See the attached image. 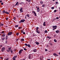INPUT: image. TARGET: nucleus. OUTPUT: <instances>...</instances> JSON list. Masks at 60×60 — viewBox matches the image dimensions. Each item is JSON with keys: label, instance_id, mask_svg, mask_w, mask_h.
<instances>
[{"label": "nucleus", "instance_id": "obj_1", "mask_svg": "<svg viewBox=\"0 0 60 60\" xmlns=\"http://www.w3.org/2000/svg\"><path fill=\"white\" fill-rule=\"evenodd\" d=\"M39 29V27H37L36 29V32L38 34H40V31H38V29Z\"/></svg>", "mask_w": 60, "mask_h": 60}, {"label": "nucleus", "instance_id": "obj_2", "mask_svg": "<svg viewBox=\"0 0 60 60\" xmlns=\"http://www.w3.org/2000/svg\"><path fill=\"white\" fill-rule=\"evenodd\" d=\"M57 27V26H52V28H54L53 29V30H54L55 29H56V27Z\"/></svg>", "mask_w": 60, "mask_h": 60}, {"label": "nucleus", "instance_id": "obj_3", "mask_svg": "<svg viewBox=\"0 0 60 60\" xmlns=\"http://www.w3.org/2000/svg\"><path fill=\"white\" fill-rule=\"evenodd\" d=\"M25 20L24 19H22L19 22V23H23V22H25Z\"/></svg>", "mask_w": 60, "mask_h": 60}, {"label": "nucleus", "instance_id": "obj_4", "mask_svg": "<svg viewBox=\"0 0 60 60\" xmlns=\"http://www.w3.org/2000/svg\"><path fill=\"white\" fill-rule=\"evenodd\" d=\"M20 11L21 12H23L24 11H23V8H20Z\"/></svg>", "mask_w": 60, "mask_h": 60}, {"label": "nucleus", "instance_id": "obj_5", "mask_svg": "<svg viewBox=\"0 0 60 60\" xmlns=\"http://www.w3.org/2000/svg\"><path fill=\"white\" fill-rule=\"evenodd\" d=\"M12 34V32H8V35H11Z\"/></svg>", "mask_w": 60, "mask_h": 60}, {"label": "nucleus", "instance_id": "obj_6", "mask_svg": "<svg viewBox=\"0 0 60 60\" xmlns=\"http://www.w3.org/2000/svg\"><path fill=\"white\" fill-rule=\"evenodd\" d=\"M23 49H21L20 50V51H19V54H20L22 53V51H23Z\"/></svg>", "mask_w": 60, "mask_h": 60}, {"label": "nucleus", "instance_id": "obj_7", "mask_svg": "<svg viewBox=\"0 0 60 60\" xmlns=\"http://www.w3.org/2000/svg\"><path fill=\"white\" fill-rule=\"evenodd\" d=\"M5 47H4L3 48H2V49H1V51H2V52H4V51L5 50Z\"/></svg>", "mask_w": 60, "mask_h": 60}, {"label": "nucleus", "instance_id": "obj_8", "mask_svg": "<svg viewBox=\"0 0 60 60\" xmlns=\"http://www.w3.org/2000/svg\"><path fill=\"white\" fill-rule=\"evenodd\" d=\"M33 51L34 52H36L37 51V50L36 49H35L33 50Z\"/></svg>", "mask_w": 60, "mask_h": 60}, {"label": "nucleus", "instance_id": "obj_9", "mask_svg": "<svg viewBox=\"0 0 60 60\" xmlns=\"http://www.w3.org/2000/svg\"><path fill=\"white\" fill-rule=\"evenodd\" d=\"M53 55L54 56H58V55H57V54L56 53H54Z\"/></svg>", "mask_w": 60, "mask_h": 60}, {"label": "nucleus", "instance_id": "obj_10", "mask_svg": "<svg viewBox=\"0 0 60 60\" xmlns=\"http://www.w3.org/2000/svg\"><path fill=\"white\" fill-rule=\"evenodd\" d=\"M32 13H33V12L34 13V14H35V16H37V15H36V13L35 12V11H32Z\"/></svg>", "mask_w": 60, "mask_h": 60}, {"label": "nucleus", "instance_id": "obj_11", "mask_svg": "<svg viewBox=\"0 0 60 60\" xmlns=\"http://www.w3.org/2000/svg\"><path fill=\"white\" fill-rule=\"evenodd\" d=\"M37 11L38 12H39L40 11V9H39V8L38 7L37 8Z\"/></svg>", "mask_w": 60, "mask_h": 60}, {"label": "nucleus", "instance_id": "obj_12", "mask_svg": "<svg viewBox=\"0 0 60 60\" xmlns=\"http://www.w3.org/2000/svg\"><path fill=\"white\" fill-rule=\"evenodd\" d=\"M56 33L57 34L58 33H59V30H57L56 31Z\"/></svg>", "mask_w": 60, "mask_h": 60}, {"label": "nucleus", "instance_id": "obj_13", "mask_svg": "<svg viewBox=\"0 0 60 60\" xmlns=\"http://www.w3.org/2000/svg\"><path fill=\"white\" fill-rule=\"evenodd\" d=\"M28 58L29 59H31V55L30 54L29 55Z\"/></svg>", "mask_w": 60, "mask_h": 60}, {"label": "nucleus", "instance_id": "obj_14", "mask_svg": "<svg viewBox=\"0 0 60 60\" xmlns=\"http://www.w3.org/2000/svg\"><path fill=\"white\" fill-rule=\"evenodd\" d=\"M27 46L28 47H29V48H30L31 47V45H30L29 44Z\"/></svg>", "mask_w": 60, "mask_h": 60}, {"label": "nucleus", "instance_id": "obj_15", "mask_svg": "<svg viewBox=\"0 0 60 60\" xmlns=\"http://www.w3.org/2000/svg\"><path fill=\"white\" fill-rule=\"evenodd\" d=\"M19 4V2H17L16 4L15 5V6H16L18 4Z\"/></svg>", "mask_w": 60, "mask_h": 60}, {"label": "nucleus", "instance_id": "obj_16", "mask_svg": "<svg viewBox=\"0 0 60 60\" xmlns=\"http://www.w3.org/2000/svg\"><path fill=\"white\" fill-rule=\"evenodd\" d=\"M15 27H19V25H15Z\"/></svg>", "mask_w": 60, "mask_h": 60}, {"label": "nucleus", "instance_id": "obj_17", "mask_svg": "<svg viewBox=\"0 0 60 60\" xmlns=\"http://www.w3.org/2000/svg\"><path fill=\"white\" fill-rule=\"evenodd\" d=\"M5 13H6V14H9V13L7 11H6L5 12Z\"/></svg>", "mask_w": 60, "mask_h": 60}, {"label": "nucleus", "instance_id": "obj_18", "mask_svg": "<svg viewBox=\"0 0 60 60\" xmlns=\"http://www.w3.org/2000/svg\"><path fill=\"white\" fill-rule=\"evenodd\" d=\"M26 16L28 18H29V14H27Z\"/></svg>", "mask_w": 60, "mask_h": 60}, {"label": "nucleus", "instance_id": "obj_19", "mask_svg": "<svg viewBox=\"0 0 60 60\" xmlns=\"http://www.w3.org/2000/svg\"><path fill=\"white\" fill-rule=\"evenodd\" d=\"M5 10H3V13H5Z\"/></svg>", "mask_w": 60, "mask_h": 60}, {"label": "nucleus", "instance_id": "obj_20", "mask_svg": "<svg viewBox=\"0 0 60 60\" xmlns=\"http://www.w3.org/2000/svg\"><path fill=\"white\" fill-rule=\"evenodd\" d=\"M13 19L14 20H15L16 19V17H13Z\"/></svg>", "mask_w": 60, "mask_h": 60}, {"label": "nucleus", "instance_id": "obj_21", "mask_svg": "<svg viewBox=\"0 0 60 60\" xmlns=\"http://www.w3.org/2000/svg\"><path fill=\"white\" fill-rule=\"evenodd\" d=\"M47 38H49V39H50L51 38V37H49V36H47Z\"/></svg>", "mask_w": 60, "mask_h": 60}, {"label": "nucleus", "instance_id": "obj_22", "mask_svg": "<svg viewBox=\"0 0 60 60\" xmlns=\"http://www.w3.org/2000/svg\"><path fill=\"white\" fill-rule=\"evenodd\" d=\"M36 43L37 45H39V43L38 42H37Z\"/></svg>", "mask_w": 60, "mask_h": 60}, {"label": "nucleus", "instance_id": "obj_23", "mask_svg": "<svg viewBox=\"0 0 60 60\" xmlns=\"http://www.w3.org/2000/svg\"><path fill=\"white\" fill-rule=\"evenodd\" d=\"M45 33H48V31L47 30H45Z\"/></svg>", "mask_w": 60, "mask_h": 60}, {"label": "nucleus", "instance_id": "obj_24", "mask_svg": "<svg viewBox=\"0 0 60 60\" xmlns=\"http://www.w3.org/2000/svg\"><path fill=\"white\" fill-rule=\"evenodd\" d=\"M11 47H9V48H8V49H9V50H10V51L11 50Z\"/></svg>", "mask_w": 60, "mask_h": 60}, {"label": "nucleus", "instance_id": "obj_25", "mask_svg": "<svg viewBox=\"0 0 60 60\" xmlns=\"http://www.w3.org/2000/svg\"><path fill=\"white\" fill-rule=\"evenodd\" d=\"M10 51L11 53H12V52H13V51H12V49H11Z\"/></svg>", "mask_w": 60, "mask_h": 60}, {"label": "nucleus", "instance_id": "obj_26", "mask_svg": "<svg viewBox=\"0 0 60 60\" xmlns=\"http://www.w3.org/2000/svg\"><path fill=\"white\" fill-rule=\"evenodd\" d=\"M40 4H43V2L42 1H41L40 2Z\"/></svg>", "mask_w": 60, "mask_h": 60}, {"label": "nucleus", "instance_id": "obj_27", "mask_svg": "<svg viewBox=\"0 0 60 60\" xmlns=\"http://www.w3.org/2000/svg\"><path fill=\"white\" fill-rule=\"evenodd\" d=\"M54 41L55 42H56V40L55 39H54Z\"/></svg>", "mask_w": 60, "mask_h": 60}, {"label": "nucleus", "instance_id": "obj_28", "mask_svg": "<svg viewBox=\"0 0 60 60\" xmlns=\"http://www.w3.org/2000/svg\"><path fill=\"white\" fill-rule=\"evenodd\" d=\"M5 34H3V35L2 36L3 37H4L5 36Z\"/></svg>", "mask_w": 60, "mask_h": 60}, {"label": "nucleus", "instance_id": "obj_29", "mask_svg": "<svg viewBox=\"0 0 60 60\" xmlns=\"http://www.w3.org/2000/svg\"><path fill=\"white\" fill-rule=\"evenodd\" d=\"M23 3H24V2H21L20 3V4H23Z\"/></svg>", "mask_w": 60, "mask_h": 60}, {"label": "nucleus", "instance_id": "obj_30", "mask_svg": "<svg viewBox=\"0 0 60 60\" xmlns=\"http://www.w3.org/2000/svg\"><path fill=\"white\" fill-rule=\"evenodd\" d=\"M5 38L4 37L2 39V40H4L5 39Z\"/></svg>", "mask_w": 60, "mask_h": 60}, {"label": "nucleus", "instance_id": "obj_31", "mask_svg": "<svg viewBox=\"0 0 60 60\" xmlns=\"http://www.w3.org/2000/svg\"><path fill=\"white\" fill-rule=\"evenodd\" d=\"M17 57V56H15L14 57H13L14 58H16Z\"/></svg>", "mask_w": 60, "mask_h": 60}, {"label": "nucleus", "instance_id": "obj_32", "mask_svg": "<svg viewBox=\"0 0 60 60\" xmlns=\"http://www.w3.org/2000/svg\"><path fill=\"white\" fill-rule=\"evenodd\" d=\"M22 27H18V29H21Z\"/></svg>", "mask_w": 60, "mask_h": 60}, {"label": "nucleus", "instance_id": "obj_33", "mask_svg": "<svg viewBox=\"0 0 60 60\" xmlns=\"http://www.w3.org/2000/svg\"><path fill=\"white\" fill-rule=\"evenodd\" d=\"M21 41H24V39L23 38H22L21 39Z\"/></svg>", "mask_w": 60, "mask_h": 60}, {"label": "nucleus", "instance_id": "obj_34", "mask_svg": "<svg viewBox=\"0 0 60 60\" xmlns=\"http://www.w3.org/2000/svg\"><path fill=\"white\" fill-rule=\"evenodd\" d=\"M25 46H27L28 45H27V44H25Z\"/></svg>", "mask_w": 60, "mask_h": 60}, {"label": "nucleus", "instance_id": "obj_35", "mask_svg": "<svg viewBox=\"0 0 60 60\" xmlns=\"http://www.w3.org/2000/svg\"><path fill=\"white\" fill-rule=\"evenodd\" d=\"M7 52H10V50H7Z\"/></svg>", "mask_w": 60, "mask_h": 60}, {"label": "nucleus", "instance_id": "obj_36", "mask_svg": "<svg viewBox=\"0 0 60 60\" xmlns=\"http://www.w3.org/2000/svg\"><path fill=\"white\" fill-rule=\"evenodd\" d=\"M51 9H52V10H53V9H54V7H52L51 8Z\"/></svg>", "mask_w": 60, "mask_h": 60}, {"label": "nucleus", "instance_id": "obj_37", "mask_svg": "<svg viewBox=\"0 0 60 60\" xmlns=\"http://www.w3.org/2000/svg\"><path fill=\"white\" fill-rule=\"evenodd\" d=\"M56 10H55L54 11V12L55 13L56 12Z\"/></svg>", "mask_w": 60, "mask_h": 60}, {"label": "nucleus", "instance_id": "obj_38", "mask_svg": "<svg viewBox=\"0 0 60 60\" xmlns=\"http://www.w3.org/2000/svg\"><path fill=\"white\" fill-rule=\"evenodd\" d=\"M0 25L1 26H4V24L2 23L0 24Z\"/></svg>", "mask_w": 60, "mask_h": 60}, {"label": "nucleus", "instance_id": "obj_39", "mask_svg": "<svg viewBox=\"0 0 60 60\" xmlns=\"http://www.w3.org/2000/svg\"><path fill=\"white\" fill-rule=\"evenodd\" d=\"M8 39V36H6V39Z\"/></svg>", "mask_w": 60, "mask_h": 60}, {"label": "nucleus", "instance_id": "obj_40", "mask_svg": "<svg viewBox=\"0 0 60 60\" xmlns=\"http://www.w3.org/2000/svg\"><path fill=\"white\" fill-rule=\"evenodd\" d=\"M16 35H19V33H17L16 34Z\"/></svg>", "mask_w": 60, "mask_h": 60}, {"label": "nucleus", "instance_id": "obj_41", "mask_svg": "<svg viewBox=\"0 0 60 60\" xmlns=\"http://www.w3.org/2000/svg\"><path fill=\"white\" fill-rule=\"evenodd\" d=\"M42 7H45V5L44 4H43Z\"/></svg>", "mask_w": 60, "mask_h": 60}, {"label": "nucleus", "instance_id": "obj_42", "mask_svg": "<svg viewBox=\"0 0 60 60\" xmlns=\"http://www.w3.org/2000/svg\"><path fill=\"white\" fill-rule=\"evenodd\" d=\"M13 60H15V58H14V57H13Z\"/></svg>", "mask_w": 60, "mask_h": 60}, {"label": "nucleus", "instance_id": "obj_43", "mask_svg": "<svg viewBox=\"0 0 60 60\" xmlns=\"http://www.w3.org/2000/svg\"><path fill=\"white\" fill-rule=\"evenodd\" d=\"M6 19L7 20H8V18H6Z\"/></svg>", "mask_w": 60, "mask_h": 60}, {"label": "nucleus", "instance_id": "obj_44", "mask_svg": "<svg viewBox=\"0 0 60 60\" xmlns=\"http://www.w3.org/2000/svg\"><path fill=\"white\" fill-rule=\"evenodd\" d=\"M23 49L24 50H26V49L25 48H24Z\"/></svg>", "mask_w": 60, "mask_h": 60}, {"label": "nucleus", "instance_id": "obj_45", "mask_svg": "<svg viewBox=\"0 0 60 60\" xmlns=\"http://www.w3.org/2000/svg\"><path fill=\"white\" fill-rule=\"evenodd\" d=\"M56 19H59V17H57L56 18Z\"/></svg>", "mask_w": 60, "mask_h": 60}, {"label": "nucleus", "instance_id": "obj_46", "mask_svg": "<svg viewBox=\"0 0 60 60\" xmlns=\"http://www.w3.org/2000/svg\"><path fill=\"white\" fill-rule=\"evenodd\" d=\"M2 45H1L0 46V48H2Z\"/></svg>", "mask_w": 60, "mask_h": 60}, {"label": "nucleus", "instance_id": "obj_47", "mask_svg": "<svg viewBox=\"0 0 60 60\" xmlns=\"http://www.w3.org/2000/svg\"><path fill=\"white\" fill-rule=\"evenodd\" d=\"M5 60H9V58H7L6 59H5Z\"/></svg>", "mask_w": 60, "mask_h": 60}, {"label": "nucleus", "instance_id": "obj_48", "mask_svg": "<svg viewBox=\"0 0 60 60\" xmlns=\"http://www.w3.org/2000/svg\"><path fill=\"white\" fill-rule=\"evenodd\" d=\"M3 4H4V3H3V2L1 3V5H3Z\"/></svg>", "mask_w": 60, "mask_h": 60}, {"label": "nucleus", "instance_id": "obj_49", "mask_svg": "<svg viewBox=\"0 0 60 60\" xmlns=\"http://www.w3.org/2000/svg\"><path fill=\"white\" fill-rule=\"evenodd\" d=\"M43 25L44 26H45L46 24H43Z\"/></svg>", "mask_w": 60, "mask_h": 60}, {"label": "nucleus", "instance_id": "obj_50", "mask_svg": "<svg viewBox=\"0 0 60 60\" xmlns=\"http://www.w3.org/2000/svg\"><path fill=\"white\" fill-rule=\"evenodd\" d=\"M45 51H48V50H47V49H45Z\"/></svg>", "mask_w": 60, "mask_h": 60}, {"label": "nucleus", "instance_id": "obj_51", "mask_svg": "<svg viewBox=\"0 0 60 60\" xmlns=\"http://www.w3.org/2000/svg\"><path fill=\"white\" fill-rule=\"evenodd\" d=\"M5 43H7V41H6L5 42Z\"/></svg>", "mask_w": 60, "mask_h": 60}, {"label": "nucleus", "instance_id": "obj_52", "mask_svg": "<svg viewBox=\"0 0 60 60\" xmlns=\"http://www.w3.org/2000/svg\"><path fill=\"white\" fill-rule=\"evenodd\" d=\"M56 4H58V2H56Z\"/></svg>", "mask_w": 60, "mask_h": 60}, {"label": "nucleus", "instance_id": "obj_53", "mask_svg": "<svg viewBox=\"0 0 60 60\" xmlns=\"http://www.w3.org/2000/svg\"><path fill=\"white\" fill-rule=\"evenodd\" d=\"M28 2H31V0H28Z\"/></svg>", "mask_w": 60, "mask_h": 60}, {"label": "nucleus", "instance_id": "obj_54", "mask_svg": "<svg viewBox=\"0 0 60 60\" xmlns=\"http://www.w3.org/2000/svg\"><path fill=\"white\" fill-rule=\"evenodd\" d=\"M23 34H26V33H25V32H23Z\"/></svg>", "mask_w": 60, "mask_h": 60}, {"label": "nucleus", "instance_id": "obj_55", "mask_svg": "<svg viewBox=\"0 0 60 60\" xmlns=\"http://www.w3.org/2000/svg\"><path fill=\"white\" fill-rule=\"evenodd\" d=\"M2 34H3L4 33V31H2Z\"/></svg>", "mask_w": 60, "mask_h": 60}, {"label": "nucleus", "instance_id": "obj_56", "mask_svg": "<svg viewBox=\"0 0 60 60\" xmlns=\"http://www.w3.org/2000/svg\"><path fill=\"white\" fill-rule=\"evenodd\" d=\"M50 45H51V46H52V44L51 43H50Z\"/></svg>", "mask_w": 60, "mask_h": 60}, {"label": "nucleus", "instance_id": "obj_57", "mask_svg": "<svg viewBox=\"0 0 60 60\" xmlns=\"http://www.w3.org/2000/svg\"><path fill=\"white\" fill-rule=\"evenodd\" d=\"M45 23H46V22H44L43 24H45Z\"/></svg>", "mask_w": 60, "mask_h": 60}, {"label": "nucleus", "instance_id": "obj_58", "mask_svg": "<svg viewBox=\"0 0 60 60\" xmlns=\"http://www.w3.org/2000/svg\"><path fill=\"white\" fill-rule=\"evenodd\" d=\"M2 0H0V3H2Z\"/></svg>", "mask_w": 60, "mask_h": 60}, {"label": "nucleus", "instance_id": "obj_59", "mask_svg": "<svg viewBox=\"0 0 60 60\" xmlns=\"http://www.w3.org/2000/svg\"><path fill=\"white\" fill-rule=\"evenodd\" d=\"M54 37H56L55 35H54Z\"/></svg>", "mask_w": 60, "mask_h": 60}, {"label": "nucleus", "instance_id": "obj_60", "mask_svg": "<svg viewBox=\"0 0 60 60\" xmlns=\"http://www.w3.org/2000/svg\"><path fill=\"white\" fill-rule=\"evenodd\" d=\"M38 8V7L37 6H36V8Z\"/></svg>", "mask_w": 60, "mask_h": 60}, {"label": "nucleus", "instance_id": "obj_61", "mask_svg": "<svg viewBox=\"0 0 60 60\" xmlns=\"http://www.w3.org/2000/svg\"><path fill=\"white\" fill-rule=\"evenodd\" d=\"M23 31H21V33H23Z\"/></svg>", "mask_w": 60, "mask_h": 60}, {"label": "nucleus", "instance_id": "obj_62", "mask_svg": "<svg viewBox=\"0 0 60 60\" xmlns=\"http://www.w3.org/2000/svg\"><path fill=\"white\" fill-rule=\"evenodd\" d=\"M19 40L18 39H16V41H18V40Z\"/></svg>", "mask_w": 60, "mask_h": 60}, {"label": "nucleus", "instance_id": "obj_63", "mask_svg": "<svg viewBox=\"0 0 60 60\" xmlns=\"http://www.w3.org/2000/svg\"><path fill=\"white\" fill-rule=\"evenodd\" d=\"M17 17L18 18H19V17L18 16V15H17Z\"/></svg>", "mask_w": 60, "mask_h": 60}, {"label": "nucleus", "instance_id": "obj_64", "mask_svg": "<svg viewBox=\"0 0 60 60\" xmlns=\"http://www.w3.org/2000/svg\"><path fill=\"white\" fill-rule=\"evenodd\" d=\"M47 60H50V59H47Z\"/></svg>", "mask_w": 60, "mask_h": 60}]
</instances>
